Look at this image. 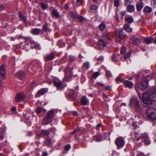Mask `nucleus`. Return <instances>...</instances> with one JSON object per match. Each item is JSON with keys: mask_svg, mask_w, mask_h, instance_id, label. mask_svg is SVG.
I'll use <instances>...</instances> for the list:
<instances>
[{"mask_svg": "<svg viewBox=\"0 0 156 156\" xmlns=\"http://www.w3.org/2000/svg\"><path fill=\"white\" fill-rule=\"evenodd\" d=\"M142 102L145 105H151L153 101H156V87L154 88L151 93L143 94L142 98Z\"/></svg>", "mask_w": 156, "mask_h": 156, "instance_id": "nucleus-1", "label": "nucleus"}, {"mask_svg": "<svg viewBox=\"0 0 156 156\" xmlns=\"http://www.w3.org/2000/svg\"><path fill=\"white\" fill-rule=\"evenodd\" d=\"M146 115L149 119L156 120V108H149L146 110Z\"/></svg>", "mask_w": 156, "mask_h": 156, "instance_id": "nucleus-2", "label": "nucleus"}, {"mask_svg": "<svg viewBox=\"0 0 156 156\" xmlns=\"http://www.w3.org/2000/svg\"><path fill=\"white\" fill-rule=\"evenodd\" d=\"M147 80H145L144 81L139 83H136L135 86V89L137 93H140V91L145 90L147 86Z\"/></svg>", "mask_w": 156, "mask_h": 156, "instance_id": "nucleus-3", "label": "nucleus"}, {"mask_svg": "<svg viewBox=\"0 0 156 156\" xmlns=\"http://www.w3.org/2000/svg\"><path fill=\"white\" fill-rule=\"evenodd\" d=\"M54 111H48L46 117L44 118L43 120V123L46 125L51 122L52 121V119L54 116Z\"/></svg>", "mask_w": 156, "mask_h": 156, "instance_id": "nucleus-4", "label": "nucleus"}, {"mask_svg": "<svg viewBox=\"0 0 156 156\" xmlns=\"http://www.w3.org/2000/svg\"><path fill=\"white\" fill-rule=\"evenodd\" d=\"M65 76L64 78L65 81L69 82L71 80V77L73 75L72 72L70 68L67 67L64 69Z\"/></svg>", "mask_w": 156, "mask_h": 156, "instance_id": "nucleus-5", "label": "nucleus"}, {"mask_svg": "<svg viewBox=\"0 0 156 156\" xmlns=\"http://www.w3.org/2000/svg\"><path fill=\"white\" fill-rule=\"evenodd\" d=\"M129 105L130 106H135L136 109H139L140 106L137 98L135 96L132 97L130 99Z\"/></svg>", "mask_w": 156, "mask_h": 156, "instance_id": "nucleus-6", "label": "nucleus"}, {"mask_svg": "<svg viewBox=\"0 0 156 156\" xmlns=\"http://www.w3.org/2000/svg\"><path fill=\"white\" fill-rule=\"evenodd\" d=\"M115 143L117 146V148L120 149L123 147L125 144V141L123 137H119L116 139Z\"/></svg>", "mask_w": 156, "mask_h": 156, "instance_id": "nucleus-7", "label": "nucleus"}, {"mask_svg": "<svg viewBox=\"0 0 156 156\" xmlns=\"http://www.w3.org/2000/svg\"><path fill=\"white\" fill-rule=\"evenodd\" d=\"M68 16L69 19H77L78 20H85L84 17L78 15H76L74 12H70L68 14Z\"/></svg>", "mask_w": 156, "mask_h": 156, "instance_id": "nucleus-8", "label": "nucleus"}, {"mask_svg": "<svg viewBox=\"0 0 156 156\" xmlns=\"http://www.w3.org/2000/svg\"><path fill=\"white\" fill-rule=\"evenodd\" d=\"M123 34V30L122 29H120L117 30L115 36V40L117 42H119L120 41Z\"/></svg>", "mask_w": 156, "mask_h": 156, "instance_id": "nucleus-9", "label": "nucleus"}, {"mask_svg": "<svg viewBox=\"0 0 156 156\" xmlns=\"http://www.w3.org/2000/svg\"><path fill=\"white\" fill-rule=\"evenodd\" d=\"M0 76L2 79L4 80L6 77V71L3 65H0Z\"/></svg>", "mask_w": 156, "mask_h": 156, "instance_id": "nucleus-10", "label": "nucleus"}, {"mask_svg": "<svg viewBox=\"0 0 156 156\" xmlns=\"http://www.w3.org/2000/svg\"><path fill=\"white\" fill-rule=\"evenodd\" d=\"M143 139V140L144 141L145 144L147 145L150 144L151 142L149 140L148 136L146 133H144L140 137Z\"/></svg>", "mask_w": 156, "mask_h": 156, "instance_id": "nucleus-11", "label": "nucleus"}, {"mask_svg": "<svg viewBox=\"0 0 156 156\" xmlns=\"http://www.w3.org/2000/svg\"><path fill=\"white\" fill-rule=\"evenodd\" d=\"M24 98V95L22 93L17 94L15 98V101L16 102H19L23 101Z\"/></svg>", "mask_w": 156, "mask_h": 156, "instance_id": "nucleus-12", "label": "nucleus"}, {"mask_svg": "<svg viewBox=\"0 0 156 156\" xmlns=\"http://www.w3.org/2000/svg\"><path fill=\"white\" fill-rule=\"evenodd\" d=\"M16 76L20 79L23 80L25 77V74L24 71H20L16 73Z\"/></svg>", "mask_w": 156, "mask_h": 156, "instance_id": "nucleus-13", "label": "nucleus"}, {"mask_svg": "<svg viewBox=\"0 0 156 156\" xmlns=\"http://www.w3.org/2000/svg\"><path fill=\"white\" fill-rule=\"evenodd\" d=\"M54 58V53H51L47 55L44 58V60L45 62H47L52 60Z\"/></svg>", "mask_w": 156, "mask_h": 156, "instance_id": "nucleus-14", "label": "nucleus"}, {"mask_svg": "<svg viewBox=\"0 0 156 156\" xmlns=\"http://www.w3.org/2000/svg\"><path fill=\"white\" fill-rule=\"evenodd\" d=\"M80 103L83 105H87L89 104V101L86 97L83 96L80 99Z\"/></svg>", "mask_w": 156, "mask_h": 156, "instance_id": "nucleus-15", "label": "nucleus"}, {"mask_svg": "<svg viewBox=\"0 0 156 156\" xmlns=\"http://www.w3.org/2000/svg\"><path fill=\"white\" fill-rule=\"evenodd\" d=\"M153 39L152 37H146L144 38V42L147 44H150L153 42Z\"/></svg>", "mask_w": 156, "mask_h": 156, "instance_id": "nucleus-16", "label": "nucleus"}, {"mask_svg": "<svg viewBox=\"0 0 156 156\" xmlns=\"http://www.w3.org/2000/svg\"><path fill=\"white\" fill-rule=\"evenodd\" d=\"M130 43L136 45H138L140 43V40L136 38H133L130 41Z\"/></svg>", "mask_w": 156, "mask_h": 156, "instance_id": "nucleus-17", "label": "nucleus"}, {"mask_svg": "<svg viewBox=\"0 0 156 156\" xmlns=\"http://www.w3.org/2000/svg\"><path fill=\"white\" fill-rule=\"evenodd\" d=\"M98 45L99 46L101 47H105L106 46V42L102 39H100L98 43Z\"/></svg>", "mask_w": 156, "mask_h": 156, "instance_id": "nucleus-18", "label": "nucleus"}, {"mask_svg": "<svg viewBox=\"0 0 156 156\" xmlns=\"http://www.w3.org/2000/svg\"><path fill=\"white\" fill-rule=\"evenodd\" d=\"M52 14L53 16L55 17V19L61 18L59 13L56 9H54L52 10Z\"/></svg>", "mask_w": 156, "mask_h": 156, "instance_id": "nucleus-19", "label": "nucleus"}, {"mask_svg": "<svg viewBox=\"0 0 156 156\" xmlns=\"http://www.w3.org/2000/svg\"><path fill=\"white\" fill-rule=\"evenodd\" d=\"M125 86L129 88H132L133 86V83L128 80H125L124 81Z\"/></svg>", "mask_w": 156, "mask_h": 156, "instance_id": "nucleus-20", "label": "nucleus"}, {"mask_svg": "<svg viewBox=\"0 0 156 156\" xmlns=\"http://www.w3.org/2000/svg\"><path fill=\"white\" fill-rule=\"evenodd\" d=\"M40 32V29L39 28H35L31 31V33L33 34L37 35L39 34Z\"/></svg>", "mask_w": 156, "mask_h": 156, "instance_id": "nucleus-21", "label": "nucleus"}, {"mask_svg": "<svg viewBox=\"0 0 156 156\" xmlns=\"http://www.w3.org/2000/svg\"><path fill=\"white\" fill-rule=\"evenodd\" d=\"M49 134V132L48 130H42L41 131L40 134V136H48Z\"/></svg>", "mask_w": 156, "mask_h": 156, "instance_id": "nucleus-22", "label": "nucleus"}, {"mask_svg": "<svg viewBox=\"0 0 156 156\" xmlns=\"http://www.w3.org/2000/svg\"><path fill=\"white\" fill-rule=\"evenodd\" d=\"M97 9V7L95 5H93L91 7L90 12L91 13L96 12Z\"/></svg>", "mask_w": 156, "mask_h": 156, "instance_id": "nucleus-23", "label": "nucleus"}, {"mask_svg": "<svg viewBox=\"0 0 156 156\" xmlns=\"http://www.w3.org/2000/svg\"><path fill=\"white\" fill-rule=\"evenodd\" d=\"M127 9L129 12H133L135 10L134 6L133 5H129L127 6Z\"/></svg>", "mask_w": 156, "mask_h": 156, "instance_id": "nucleus-24", "label": "nucleus"}, {"mask_svg": "<svg viewBox=\"0 0 156 156\" xmlns=\"http://www.w3.org/2000/svg\"><path fill=\"white\" fill-rule=\"evenodd\" d=\"M144 11L145 13H150L152 11V9L151 7L147 6L145 7Z\"/></svg>", "mask_w": 156, "mask_h": 156, "instance_id": "nucleus-25", "label": "nucleus"}, {"mask_svg": "<svg viewBox=\"0 0 156 156\" xmlns=\"http://www.w3.org/2000/svg\"><path fill=\"white\" fill-rule=\"evenodd\" d=\"M119 55V54H115L112 55V61L116 62L118 61L119 60L118 57Z\"/></svg>", "mask_w": 156, "mask_h": 156, "instance_id": "nucleus-26", "label": "nucleus"}, {"mask_svg": "<svg viewBox=\"0 0 156 156\" xmlns=\"http://www.w3.org/2000/svg\"><path fill=\"white\" fill-rule=\"evenodd\" d=\"M136 7L138 11L141 10L143 7V3L142 2L137 3L136 5Z\"/></svg>", "mask_w": 156, "mask_h": 156, "instance_id": "nucleus-27", "label": "nucleus"}, {"mask_svg": "<svg viewBox=\"0 0 156 156\" xmlns=\"http://www.w3.org/2000/svg\"><path fill=\"white\" fill-rule=\"evenodd\" d=\"M46 92V90L44 89H42L38 91L37 93V96L38 95V96L42 95L45 94Z\"/></svg>", "mask_w": 156, "mask_h": 156, "instance_id": "nucleus-28", "label": "nucleus"}, {"mask_svg": "<svg viewBox=\"0 0 156 156\" xmlns=\"http://www.w3.org/2000/svg\"><path fill=\"white\" fill-rule=\"evenodd\" d=\"M54 83L55 85L57 88L60 87L62 85V83L60 81H56L55 80H54Z\"/></svg>", "mask_w": 156, "mask_h": 156, "instance_id": "nucleus-29", "label": "nucleus"}, {"mask_svg": "<svg viewBox=\"0 0 156 156\" xmlns=\"http://www.w3.org/2000/svg\"><path fill=\"white\" fill-rule=\"evenodd\" d=\"M124 29L128 32H130L132 31V29L128 24H125L124 26Z\"/></svg>", "mask_w": 156, "mask_h": 156, "instance_id": "nucleus-30", "label": "nucleus"}, {"mask_svg": "<svg viewBox=\"0 0 156 156\" xmlns=\"http://www.w3.org/2000/svg\"><path fill=\"white\" fill-rule=\"evenodd\" d=\"M93 139L94 140L96 141L97 142H100L102 140L101 137L100 136H93Z\"/></svg>", "mask_w": 156, "mask_h": 156, "instance_id": "nucleus-31", "label": "nucleus"}, {"mask_svg": "<svg viewBox=\"0 0 156 156\" xmlns=\"http://www.w3.org/2000/svg\"><path fill=\"white\" fill-rule=\"evenodd\" d=\"M19 38H22L25 41V42H27L30 40V37H24L22 36L19 37Z\"/></svg>", "mask_w": 156, "mask_h": 156, "instance_id": "nucleus-32", "label": "nucleus"}, {"mask_svg": "<svg viewBox=\"0 0 156 156\" xmlns=\"http://www.w3.org/2000/svg\"><path fill=\"white\" fill-rule=\"evenodd\" d=\"M44 144L48 145H50L51 144V141L50 139H47L44 141Z\"/></svg>", "mask_w": 156, "mask_h": 156, "instance_id": "nucleus-33", "label": "nucleus"}, {"mask_svg": "<svg viewBox=\"0 0 156 156\" xmlns=\"http://www.w3.org/2000/svg\"><path fill=\"white\" fill-rule=\"evenodd\" d=\"M120 0H115L114 4L115 6L116 7H118L119 5Z\"/></svg>", "mask_w": 156, "mask_h": 156, "instance_id": "nucleus-34", "label": "nucleus"}, {"mask_svg": "<svg viewBox=\"0 0 156 156\" xmlns=\"http://www.w3.org/2000/svg\"><path fill=\"white\" fill-rule=\"evenodd\" d=\"M48 5L47 4L42 3H41V6L43 9H45L47 8Z\"/></svg>", "mask_w": 156, "mask_h": 156, "instance_id": "nucleus-35", "label": "nucleus"}, {"mask_svg": "<svg viewBox=\"0 0 156 156\" xmlns=\"http://www.w3.org/2000/svg\"><path fill=\"white\" fill-rule=\"evenodd\" d=\"M99 27L100 30H103L105 28V26L104 24H101L99 25Z\"/></svg>", "mask_w": 156, "mask_h": 156, "instance_id": "nucleus-36", "label": "nucleus"}, {"mask_svg": "<svg viewBox=\"0 0 156 156\" xmlns=\"http://www.w3.org/2000/svg\"><path fill=\"white\" fill-rule=\"evenodd\" d=\"M126 51V48L124 47H122L121 49L120 50V53L121 54H124Z\"/></svg>", "mask_w": 156, "mask_h": 156, "instance_id": "nucleus-37", "label": "nucleus"}, {"mask_svg": "<svg viewBox=\"0 0 156 156\" xmlns=\"http://www.w3.org/2000/svg\"><path fill=\"white\" fill-rule=\"evenodd\" d=\"M19 16L20 17L22 20H25L26 19V16L23 15L20 12H19Z\"/></svg>", "mask_w": 156, "mask_h": 156, "instance_id": "nucleus-38", "label": "nucleus"}, {"mask_svg": "<svg viewBox=\"0 0 156 156\" xmlns=\"http://www.w3.org/2000/svg\"><path fill=\"white\" fill-rule=\"evenodd\" d=\"M99 75L100 73L99 72H96L92 75V77L93 78H96L97 77L99 76Z\"/></svg>", "mask_w": 156, "mask_h": 156, "instance_id": "nucleus-39", "label": "nucleus"}, {"mask_svg": "<svg viewBox=\"0 0 156 156\" xmlns=\"http://www.w3.org/2000/svg\"><path fill=\"white\" fill-rule=\"evenodd\" d=\"M83 67L87 69H88L90 67V65L89 63L88 62L85 63L83 64Z\"/></svg>", "mask_w": 156, "mask_h": 156, "instance_id": "nucleus-40", "label": "nucleus"}, {"mask_svg": "<svg viewBox=\"0 0 156 156\" xmlns=\"http://www.w3.org/2000/svg\"><path fill=\"white\" fill-rule=\"evenodd\" d=\"M131 54V53L130 52L126 53L124 56V58L127 59L129 58L130 57Z\"/></svg>", "mask_w": 156, "mask_h": 156, "instance_id": "nucleus-41", "label": "nucleus"}, {"mask_svg": "<svg viewBox=\"0 0 156 156\" xmlns=\"http://www.w3.org/2000/svg\"><path fill=\"white\" fill-rule=\"evenodd\" d=\"M42 108L40 107H37L36 109V112L38 114H39L42 110Z\"/></svg>", "mask_w": 156, "mask_h": 156, "instance_id": "nucleus-42", "label": "nucleus"}, {"mask_svg": "<svg viewBox=\"0 0 156 156\" xmlns=\"http://www.w3.org/2000/svg\"><path fill=\"white\" fill-rule=\"evenodd\" d=\"M43 29L44 31H47L48 30L47 27V23H45L43 27Z\"/></svg>", "mask_w": 156, "mask_h": 156, "instance_id": "nucleus-43", "label": "nucleus"}, {"mask_svg": "<svg viewBox=\"0 0 156 156\" xmlns=\"http://www.w3.org/2000/svg\"><path fill=\"white\" fill-rule=\"evenodd\" d=\"M80 128L78 127L76 129H74V131H73L71 133V134H74L75 133H76L79 130H80Z\"/></svg>", "mask_w": 156, "mask_h": 156, "instance_id": "nucleus-44", "label": "nucleus"}, {"mask_svg": "<svg viewBox=\"0 0 156 156\" xmlns=\"http://www.w3.org/2000/svg\"><path fill=\"white\" fill-rule=\"evenodd\" d=\"M103 37L104 38H106L108 39H109L110 38V37L109 34H106V33L105 34H104Z\"/></svg>", "mask_w": 156, "mask_h": 156, "instance_id": "nucleus-45", "label": "nucleus"}, {"mask_svg": "<svg viewBox=\"0 0 156 156\" xmlns=\"http://www.w3.org/2000/svg\"><path fill=\"white\" fill-rule=\"evenodd\" d=\"M125 20H133V18L131 16L126 15L125 16Z\"/></svg>", "mask_w": 156, "mask_h": 156, "instance_id": "nucleus-46", "label": "nucleus"}, {"mask_svg": "<svg viewBox=\"0 0 156 156\" xmlns=\"http://www.w3.org/2000/svg\"><path fill=\"white\" fill-rule=\"evenodd\" d=\"M35 82H33L30 85V90H31L34 87Z\"/></svg>", "mask_w": 156, "mask_h": 156, "instance_id": "nucleus-47", "label": "nucleus"}, {"mask_svg": "<svg viewBox=\"0 0 156 156\" xmlns=\"http://www.w3.org/2000/svg\"><path fill=\"white\" fill-rule=\"evenodd\" d=\"M70 148V145L68 144L65 147V150L67 151H68Z\"/></svg>", "mask_w": 156, "mask_h": 156, "instance_id": "nucleus-48", "label": "nucleus"}, {"mask_svg": "<svg viewBox=\"0 0 156 156\" xmlns=\"http://www.w3.org/2000/svg\"><path fill=\"white\" fill-rule=\"evenodd\" d=\"M82 0H76V3L78 6L80 5L81 3Z\"/></svg>", "mask_w": 156, "mask_h": 156, "instance_id": "nucleus-49", "label": "nucleus"}, {"mask_svg": "<svg viewBox=\"0 0 156 156\" xmlns=\"http://www.w3.org/2000/svg\"><path fill=\"white\" fill-rule=\"evenodd\" d=\"M106 74L107 76L108 77H110L112 76V74L111 73V72L109 71H106Z\"/></svg>", "mask_w": 156, "mask_h": 156, "instance_id": "nucleus-50", "label": "nucleus"}, {"mask_svg": "<svg viewBox=\"0 0 156 156\" xmlns=\"http://www.w3.org/2000/svg\"><path fill=\"white\" fill-rule=\"evenodd\" d=\"M112 87L111 86H107L105 87V89L107 90H111Z\"/></svg>", "mask_w": 156, "mask_h": 156, "instance_id": "nucleus-51", "label": "nucleus"}, {"mask_svg": "<svg viewBox=\"0 0 156 156\" xmlns=\"http://www.w3.org/2000/svg\"><path fill=\"white\" fill-rule=\"evenodd\" d=\"M102 126V125L101 124L99 123V124H98L97 126V128H96L97 129H99V128L100 127H101Z\"/></svg>", "mask_w": 156, "mask_h": 156, "instance_id": "nucleus-52", "label": "nucleus"}, {"mask_svg": "<svg viewBox=\"0 0 156 156\" xmlns=\"http://www.w3.org/2000/svg\"><path fill=\"white\" fill-rule=\"evenodd\" d=\"M115 81H116V82H118V81H121L122 80H121V79L120 77H117V78H116L115 79Z\"/></svg>", "mask_w": 156, "mask_h": 156, "instance_id": "nucleus-53", "label": "nucleus"}, {"mask_svg": "<svg viewBox=\"0 0 156 156\" xmlns=\"http://www.w3.org/2000/svg\"><path fill=\"white\" fill-rule=\"evenodd\" d=\"M48 155V154L46 152H44L41 156H47Z\"/></svg>", "mask_w": 156, "mask_h": 156, "instance_id": "nucleus-54", "label": "nucleus"}, {"mask_svg": "<svg viewBox=\"0 0 156 156\" xmlns=\"http://www.w3.org/2000/svg\"><path fill=\"white\" fill-rule=\"evenodd\" d=\"M4 9V6L3 5H0V11H2Z\"/></svg>", "mask_w": 156, "mask_h": 156, "instance_id": "nucleus-55", "label": "nucleus"}, {"mask_svg": "<svg viewBox=\"0 0 156 156\" xmlns=\"http://www.w3.org/2000/svg\"><path fill=\"white\" fill-rule=\"evenodd\" d=\"M11 109L12 111L15 112L16 110V107H14L12 108Z\"/></svg>", "mask_w": 156, "mask_h": 156, "instance_id": "nucleus-56", "label": "nucleus"}, {"mask_svg": "<svg viewBox=\"0 0 156 156\" xmlns=\"http://www.w3.org/2000/svg\"><path fill=\"white\" fill-rule=\"evenodd\" d=\"M152 3L156 5V0H152Z\"/></svg>", "mask_w": 156, "mask_h": 156, "instance_id": "nucleus-57", "label": "nucleus"}, {"mask_svg": "<svg viewBox=\"0 0 156 156\" xmlns=\"http://www.w3.org/2000/svg\"><path fill=\"white\" fill-rule=\"evenodd\" d=\"M126 13V11H123L121 12V14L122 16H123L125 15Z\"/></svg>", "mask_w": 156, "mask_h": 156, "instance_id": "nucleus-58", "label": "nucleus"}, {"mask_svg": "<svg viewBox=\"0 0 156 156\" xmlns=\"http://www.w3.org/2000/svg\"><path fill=\"white\" fill-rule=\"evenodd\" d=\"M35 47L36 48H38L39 49H41L40 46L39 45H35Z\"/></svg>", "mask_w": 156, "mask_h": 156, "instance_id": "nucleus-59", "label": "nucleus"}, {"mask_svg": "<svg viewBox=\"0 0 156 156\" xmlns=\"http://www.w3.org/2000/svg\"><path fill=\"white\" fill-rule=\"evenodd\" d=\"M73 114L74 115L76 116L78 115V112L76 111L74 112H73Z\"/></svg>", "mask_w": 156, "mask_h": 156, "instance_id": "nucleus-60", "label": "nucleus"}, {"mask_svg": "<svg viewBox=\"0 0 156 156\" xmlns=\"http://www.w3.org/2000/svg\"><path fill=\"white\" fill-rule=\"evenodd\" d=\"M4 136L3 135H0V139L1 140H3L4 139Z\"/></svg>", "mask_w": 156, "mask_h": 156, "instance_id": "nucleus-61", "label": "nucleus"}, {"mask_svg": "<svg viewBox=\"0 0 156 156\" xmlns=\"http://www.w3.org/2000/svg\"><path fill=\"white\" fill-rule=\"evenodd\" d=\"M69 8V6L67 5H65V9L67 10Z\"/></svg>", "mask_w": 156, "mask_h": 156, "instance_id": "nucleus-62", "label": "nucleus"}, {"mask_svg": "<svg viewBox=\"0 0 156 156\" xmlns=\"http://www.w3.org/2000/svg\"><path fill=\"white\" fill-rule=\"evenodd\" d=\"M128 23H131L133 22V20H127Z\"/></svg>", "mask_w": 156, "mask_h": 156, "instance_id": "nucleus-63", "label": "nucleus"}, {"mask_svg": "<svg viewBox=\"0 0 156 156\" xmlns=\"http://www.w3.org/2000/svg\"><path fill=\"white\" fill-rule=\"evenodd\" d=\"M153 41L154 43L156 44V39H154Z\"/></svg>", "mask_w": 156, "mask_h": 156, "instance_id": "nucleus-64", "label": "nucleus"}]
</instances>
